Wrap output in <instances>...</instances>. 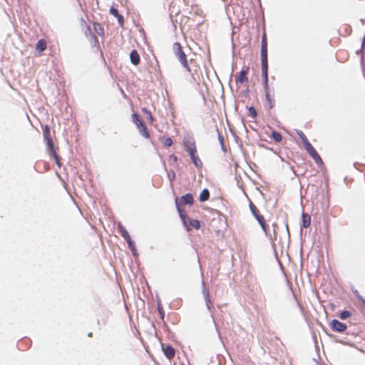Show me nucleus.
I'll use <instances>...</instances> for the list:
<instances>
[{"mask_svg":"<svg viewBox=\"0 0 365 365\" xmlns=\"http://www.w3.org/2000/svg\"><path fill=\"white\" fill-rule=\"evenodd\" d=\"M173 51L175 56L178 58L182 66L189 72L192 73L193 68L188 65V61L185 53L182 50L181 44L178 42H175L173 45Z\"/></svg>","mask_w":365,"mask_h":365,"instance_id":"3","label":"nucleus"},{"mask_svg":"<svg viewBox=\"0 0 365 365\" xmlns=\"http://www.w3.org/2000/svg\"><path fill=\"white\" fill-rule=\"evenodd\" d=\"M302 227L304 228L309 227V225L311 224L310 215L307 213L303 212L302 215Z\"/></svg>","mask_w":365,"mask_h":365,"instance_id":"19","label":"nucleus"},{"mask_svg":"<svg viewBox=\"0 0 365 365\" xmlns=\"http://www.w3.org/2000/svg\"><path fill=\"white\" fill-rule=\"evenodd\" d=\"M330 327L332 330L337 332H343L347 329L346 324L341 322L336 319H333L330 322Z\"/></svg>","mask_w":365,"mask_h":365,"instance_id":"10","label":"nucleus"},{"mask_svg":"<svg viewBox=\"0 0 365 365\" xmlns=\"http://www.w3.org/2000/svg\"><path fill=\"white\" fill-rule=\"evenodd\" d=\"M158 310L160 315V317L161 319H163L165 317V312L163 310V308L160 304H158Z\"/></svg>","mask_w":365,"mask_h":365,"instance_id":"30","label":"nucleus"},{"mask_svg":"<svg viewBox=\"0 0 365 365\" xmlns=\"http://www.w3.org/2000/svg\"><path fill=\"white\" fill-rule=\"evenodd\" d=\"M261 46H267V39L266 32L264 31L262 36Z\"/></svg>","mask_w":365,"mask_h":365,"instance_id":"31","label":"nucleus"},{"mask_svg":"<svg viewBox=\"0 0 365 365\" xmlns=\"http://www.w3.org/2000/svg\"><path fill=\"white\" fill-rule=\"evenodd\" d=\"M261 63H262V75L264 80L266 88H267L268 81V59H267V46H261Z\"/></svg>","mask_w":365,"mask_h":365,"instance_id":"4","label":"nucleus"},{"mask_svg":"<svg viewBox=\"0 0 365 365\" xmlns=\"http://www.w3.org/2000/svg\"><path fill=\"white\" fill-rule=\"evenodd\" d=\"M83 24L85 26V35L90 38L91 43L95 47H98L99 42L97 36L91 33L90 26H88L85 21H83Z\"/></svg>","mask_w":365,"mask_h":365,"instance_id":"8","label":"nucleus"},{"mask_svg":"<svg viewBox=\"0 0 365 365\" xmlns=\"http://www.w3.org/2000/svg\"><path fill=\"white\" fill-rule=\"evenodd\" d=\"M270 137L274 140L276 143H281L282 140V135L277 131L272 132Z\"/></svg>","mask_w":365,"mask_h":365,"instance_id":"22","label":"nucleus"},{"mask_svg":"<svg viewBox=\"0 0 365 365\" xmlns=\"http://www.w3.org/2000/svg\"><path fill=\"white\" fill-rule=\"evenodd\" d=\"M141 110L143 113H145L147 115L150 123H153L154 121V118H153L151 112L150 110H148L146 108H142Z\"/></svg>","mask_w":365,"mask_h":365,"instance_id":"27","label":"nucleus"},{"mask_svg":"<svg viewBox=\"0 0 365 365\" xmlns=\"http://www.w3.org/2000/svg\"><path fill=\"white\" fill-rule=\"evenodd\" d=\"M118 231H119L120 234L121 235V236L127 242L129 248L133 252L135 250V245H134V242L131 240V237H130L128 232L126 230V229L124 227V226L121 223H118Z\"/></svg>","mask_w":365,"mask_h":365,"instance_id":"6","label":"nucleus"},{"mask_svg":"<svg viewBox=\"0 0 365 365\" xmlns=\"http://www.w3.org/2000/svg\"><path fill=\"white\" fill-rule=\"evenodd\" d=\"M92 336H93L92 332H91V333H89V334H88V336L91 337Z\"/></svg>","mask_w":365,"mask_h":365,"instance_id":"35","label":"nucleus"},{"mask_svg":"<svg viewBox=\"0 0 365 365\" xmlns=\"http://www.w3.org/2000/svg\"><path fill=\"white\" fill-rule=\"evenodd\" d=\"M250 210H251L252 215L255 217H256L257 215H258L259 214L258 209L252 202H250Z\"/></svg>","mask_w":365,"mask_h":365,"instance_id":"29","label":"nucleus"},{"mask_svg":"<svg viewBox=\"0 0 365 365\" xmlns=\"http://www.w3.org/2000/svg\"><path fill=\"white\" fill-rule=\"evenodd\" d=\"M264 90L266 91V99L268 101L269 107L270 109L273 108L274 107V94L272 95L269 91V87L266 88L265 84L264 83Z\"/></svg>","mask_w":365,"mask_h":365,"instance_id":"14","label":"nucleus"},{"mask_svg":"<svg viewBox=\"0 0 365 365\" xmlns=\"http://www.w3.org/2000/svg\"><path fill=\"white\" fill-rule=\"evenodd\" d=\"M110 14L118 19V21L120 26L123 25L124 20L122 15L119 14L118 11L116 8L112 6L110 9Z\"/></svg>","mask_w":365,"mask_h":365,"instance_id":"18","label":"nucleus"},{"mask_svg":"<svg viewBox=\"0 0 365 365\" xmlns=\"http://www.w3.org/2000/svg\"><path fill=\"white\" fill-rule=\"evenodd\" d=\"M297 134H298L299 137L300 138V139L302 140L304 148H306L307 146V145L311 144L310 142L309 141V140L307 139V136L304 135V133L302 131L298 132Z\"/></svg>","mask_w":365,"mask_h":365,"instance_id":"23","label":"nucleus"},{"mask_svg":"<svg viewBox=\"0 0 365 365\" xmlns=\"http://www.w3.org/2000/svg\"><path fill=\"white\" fill-rule=\"evenodd\" d=\"M304 148L306 151L309 153V155L313 158L317 165H318L319 166L323 165L324 163L322 158L318 154V153L317 152V150L312 146V144L307 145V146Z\"/></svg>","mask_w":365,"mask_h":365,"instance_id":"7","label":"nucleus"},{"mask_svg":"<svg viewBox=\"0 0 365 365\" xmlns=\"http://www.w3.org/2000/svg\"><path fill=\"white\" fill-rule=\"evenodd\" d=\"M210 197V192L207 189H204L199 196V200L200 202H205Z\"/></svg>","mask_w":365,"mask_h":365,"instance_id":"21","label":"nucleus"},{"mask_svg":"<svg viewBox=\"0 0 365 365\" xmlns=\"http://www.w3.org/2000/svg\"><path fill=\"white\" fill-rule=\"evenodd\" d=\"M206 301H207V305L208 308L210 309V304H211V302H210V298H209L208 293H207Z\"/></svg>","mask_w":365,"mask_h":365,"instance_id":"33","label":"nucleus"},{"mask_svg":"<svg viewBox=\"0 0 365 365\" xmlns=\"http://www.w3.org/2000/svg\"><path fill=\"white\" fill-rule=\"evenodd\" d=\"M351 316V312L347 310H344L341 312L339 317L341 319H346L349 318Z\"/></svg>","mask_w":365,"mask_h":365,"instance_id":"28","label":"nucleus"},{"mask_svg":"<svg viewBox=\"0 0 365 365\" xmlns=\"http://www.w3.org/2000/svg\"><path fill=\"white\" fill-rule=\"evenodd\" d=\"M163 350L164 352V354L166 356V357L168 359H172L175 357V351L174 348L170 345L167 346H163Z\"/></svg>","mask_w":365,"mask_h":365,"instance_id":"13","label":"nucleus"},{"mask_svg":"<svg viewBox=\"0 0 365 365\" xmlns=\"http://www.w3.org/2000/svg\"><path fill=\"white\" fill-rule=\"evenodd\" d=\"M93 29L94 30L101 36H103L104 35V29L102 27V26L97 23V22H94L93 23Z\"/></svg>","mask_w":365,"mask_h":365,"instance_id":"24","label":"nucleus"},{"mask_svg":"<svg viewBox=\"0 0 365 365\" xmlns=\"http://www.w3.org/2000/svg\"><path fill=\"white\" fill-rule=\"evenodd\" d=\"M248 115L250 116L253 120L256 119L257 113L256 109L253 106H250L248 108Z\"/></svg>","mask_w":365,"mask_h":365,"instance_id":"26","label":"nucleus"},{"mask_svg":"<svg viewBox=\"0 0 365 365\" xmlns=\"http://www.w3.org/2000/svg\"><path fill=\"white\" fill-rule=\"evenodd\" d=\"M170 157L173 158V160H174L175 161H177L178 158L175 155H170Z\"/></svg>","mask_w":365,"mask_h":365,"instance_id":"34","label":"nucleus"},{"mask_svg":"<svg viewBox=\"0 0 365 365\" xmlns=\"http://www.w3.org/2000/svg\"><path fill=\"white\" fill-rule=\"evenodd\" d=\"M47 48V43L44 39H40L36 43V51L38 52V54L41 55L43 51H44Z\"/></svg>","mask_w":365,"mask_h":365,"instance_id":"15","label":"nucleus"},{"mask_svg":"<svg viewBox=\"0 0 365 365\" xmlns=\"http://www.w3.org/2000/svg\"><path fill=\"white\" fill-rule=\"evenodd\" d=\"M184 146L195 166L197 168H202V162L197 155L195 143L193 140H187L184 142Z\"/></svg>","mask_w":365,"mask_h":365,"instance_id":"2","label":"nucleus"},{"mask_svg":"<svg viewBox=\"0 0 365 365\" xmlns=\"http://www.w3.org/2000/svg\"><path fill=\"white\" fill-rule=\"evenodd\" d=\"M249 67H246L245 69H242L240 73L236 76L235 81L237 83L244 84L247 83L249 81V79L247 76L249 72Z\"/></svg>","mask_w":365,"mask_h":365,"instance_id":"11","label":"nucleus"},{"mask_svg":"<svg viewBox=\"0 0 365 365\" xmlns=\"http://www.w3.org/2000/svg\"><path fill=\"white\" fill-rule=\"evenodd\" d=\"M43 135L44 140L46 141L47 148H53L54 146V143L51 137V131L48 125H45L43 128Z\"/></svg>","mask_w":365,"mask_h":365,"instance_id":"9","label":"nucleus"},{"mask_svg":"<svg viewBox=\"0 0 365 365\" xmlns=\"http://www.w3.org/2000/svg\"><path fill=\"white\" fill-rule=\"evenodd\" d=\"M132 118V122L135 125V126L138 128L139 133L145 138H150V133L145 125V124L143 123V120L141 119L140 116L136 113H134L131 115Z\"/></svg>","mask_w":365,"mask_h":365,"instance_id":"5","label":"nucleus"},{"mask_svg":"<svg viewBox=\"0 0 365 365\" xmlns=\"http://www.w3.org/2000/svg\"><path fill=\"white\" fill-rule=\"evenodd\" d=\"M56 149L57 148L53 146V148H48V150L50 156L53 158L56 163L58 165V167H61L60 157L57 154Z\"/></svg>","mask_w":365,"mask_h":365,"instance_id":"17","label":"nucleus"},{"mask_svg":"<svg viewBox=\"0 0 365 365\" xmlns=\"http://www.w3.org/2000/svg\"><path fill=\"white\" fill-rule=\"evenodd\" d=\"M163 144L167 147H170L173 145V140L170 138H166L163 140Z\"/></svg>","mask_w":365,"mask_h":365,"instance_id":"32","label":"nucleus"},{"mask_svg":"<svg viewBox=\"0 0 365 365\" xmlns=\"http://www.w3.org/2000/svg\"><path fill=\"white\" fill-rule=\"evenodd\" d=\"M193 197L190 193H187L185 195L182 196L180 199L178 198V202L180 203V207L185 205H192L193 204Z\"/></svg>","mask_w":365,"mask_h":365,"instance_id":"12","label":"nucleus"},{"mask_svg":"<svg viewBox=\"0 0 365 365\" xmlns=\"http://www.w3.org/2000/svg\"><path fill=\"white\" fill-rule=\"evenodd\" d=\"M188 65L192 68H193L192 73H190L191 74H193V73H196L199 68V66L196 63V61L193 58H190L189 62H188Z\"/></svg>","mask_w":365,"mask_h":365,"instance_id":"25","label":"nucleus"},{"mask_svg":"<svg viewBox=\"0 0 365 365\" xmlns=\"http://www.w3.org/2000/svg\"><path fill=\"white\" fill-rule=\"evenodd\" d=\"M130 59L133 65L137 66L139 64L140 58L136 50L134 49L131 51L130 53Z\"/></svg>","mask_w":365,"mask_h":365,"instance_id":"16","label":"nucleus"},{"mask_svg":"<svg viewBox=\"0 0 365 365\" xmlns=\"http://www.w3.org/2000/svg\"><path fill=\"white\" fill-rule=\"evenodd\" d=\"M175 202L180 219L186 230L190 232L192 230V229L199 230L201 227L200 222L197 220L191 219L187 216L185 210L180 207L178 197L175 198Z\"/></svg>","mask_w":365,"mask_h":365,"instance_id":"1","label":"nucleus"},{"mask_svg":"<svg viewBox=\"0 0 365 365\" xmlns=\"http://www.w3.org/2000/svg\"><path fill=\"white\" fill-rule=\"evenodd\" d=\"M256 220L258 221L259 224L260 225L261 227L264 232H267V226L265 222V220L264 217L261 215H258L256 217H255Z\"/></svg>","mask_w":365,"mask_h":365,"instance_id":"20","label":"nucleus"}]
</instances>
